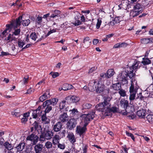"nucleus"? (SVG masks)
Segmentation results:
<instances>
[{"instance_id": "nucleus-1", "label": "nucleus", "mask_w": 153, "mask_h": 153, "mask_svg": "<svg viewBox=\"0 0 153 153\" xmlns=\"http://www.w3.org/2000/svg\"><path fill=\"white\" fill-rule=\"evenodd\" d=\"M20 29H15L12 34H9L7 37L5 39V42L8 43L13 40H16L20 36Z\"/></svg>"}, {"instance_id": "nucleus-2", "label": "nucleus", "mask_w": 153, "mask_h": 153, "mask_svg": "<svg viewBox=\"0 0 153 153\" xmlns=\"http://www.w3.org/2000/svg\"><path fill=\"white\" fill-rule=\"evenodd\" d=\"M95 111L92 110L87 114H83L82 115L81 117L85 123L84 125L87 126L89 122L94 119L95 117Z\"/></svg>"}, {"instance_id": "nucleus-3", "label": "nucleus", "mask_w": 153, "mask_h": 153, "mask_svg": "<svg viewBox=\"0 0 153 153\" xmlns=\"http://www.w3.org/2000/svg\"><path fill=\"white\" fill-rule=\"evenodd\" d=\"M142 11V8L140 4L137 3L134 6L133 9L130 12V15L133 17H134L138 15Z\"/></svg>"}, {"instance_id": "nucleus-4", "label": "nucleus", "mask_w": 153, "mask_h": 153, "mask_svg": "<svg viewBox=\"0 0 153 153\" xmlns=\"http://www.w3.org/2000/svg\"><path fill=\"white\" fill-rule=\"evenodd\" d=\"M22 16H20L18 19H16V21H12L10 25H6L7 28L9 29L11 28L14 27L16 28L18 26H20L22 21Z\"/></svg>"}, {"instance_id": "nucleus-5", "label": "nucleus", "mask_w": 153, "mask_h": 153, "mask_svg": "<svg viewBox=\"0 0 153 153\" xmlns=\"http://www.w3.org/2000/svg\"><path fill=\"white\" fill-rule=\"evenodd\" d=\"M97 110L101 111L102 114L105 116H106L105 113H107V106L103 102H101L97 105L95 107Z\"/></svg>"}, {"instance_id": "nucleus-6", "label": "nucleus", "mask_w": 153, "mask_h": 153, "mask_svg": "<svg viewBox=\"0 0 153 153\" xmlns=\"http://www.w3.org/2000/svg\"><path fill=\"white\" fill-rule=\"evenodd\" d=\"M131 85L129 88V92L130 93H137V90L139 87L138 85L137 82L135 79H132L131 80Z\"/></svg>"}, {"instance_id": "nucleus-7", "label": "nucleus", "mask_w": 153, "mask_h": 153, "mask_svg": "<svg viewBox=\"0 0 153 153\" xmlns=\"http://www.w3.org/2000/svg\"><path fill=\"white\" fill-rule=\"evenodd\" d=\"M128 76V73L126 71H122L119 74L118 77L119 80L121 81L124 84H127L128 83L127 77Z\"/></svg>"}, {"instance_id": "nucleus-8", "label": "nucleus", "mask_w": 153, "mask_h": 153, "mask_svg": "<svg viewBox=\"0 0 153 153\" xmlns=\"http://www.w3.org/2000/svg\"><path fill=\"white\" fill-rule=\"evenodd\" d=\"M120 104L122 108L124 109L121 111L120 113L124 115L127 114L126 109L128 106V101L124 99H123L120 101Z\"/></svg>"}, {"instance_id": "nucleus-9", "label": "nucleus", "mask_w": 153, "mask_h": 153, "mask_svg": "<svg viewBox=\"0 0 153 153\" xmlns=\"http://www.w3.org/2000/svg\"><path fill=\"white\" fill-rule=\"evenodd\" d=\"M76 120L74 118H71L67 123V127L69 130H72L75 128L76 125Z\"/></svg>"}, {"instance_id": "nucleus-10", "label": "nucleus", "mask_w": 153, "mask_h": 153, "mask_svg": "<svg viewBox=\"0 0 153 153\" xmlns=\"http://www.w3.org/2000/svg\"><path fill=\"white\" fill-rule=\"evenodd\" d=\"M65 99L67 101V102L69 103H76L79 101L80 98L79 97L75 96H71L66 97Z\"/></svg>"}, {"instance_id": "nucleus-11", "label": "nucleus", "mask_w": 153, "mask_h": 153, "mask_svg": "<svg viewBox=\"0 0 153 153\" xmlns=\"http://www.w3.org/2000/svg\"><path fill=\"white\" fill-rule=\"evenodd\" d=\"M43 107L45 108V113H49L52 110V105L48 100H46L43 103Z\"/></svg>"}, {"instance_id": "nucleus-12", "label": "nucleus", "mask_w": 153, "mask_h": 153, "mask_svg": "<svg viewBox=\"0 0 153 153\" xmlns=\"http://www.w3.org/2000/svg\"><path fill=\"white\" fill-rule=\"evenodd\" d=\"M105 88V85L103 84H100L99 82H97L96 85H95V91L97 93H100L102 92Z\"/></svg>"}, {"instance_id": "nucleus-13", "label": "nucleus", "mask_w": 153, "mask_h": 153, "mask_svg": "<svg viewBox=\"0 0 153 153\" xmlns=\"http://www.w3.org/2000/svg\"><path fill=\"white\" fill-rule=\"evenodd\" d=\"M81 14L78 12H76L74 18L75 21L74 22L72 23V24L76 26L81 24L82 22H80L79 20Z\"/></svg>"}, {"instance_id": "nucleus-14", "label": "nucleus", "mask_w": 153, "mask_h": 153, "mask_svg": "<svg viewBox=\"0 0 153 153\" xmlns=\"http://www.w3.org/2000/svg\"><path fill=\"white\" fill-rule=\"evenodd\" d=\"M39 137L33 133L27 136L26 138L27 140H29L33 142V144H35L38 142Z\"/></svg>"}, {"instance_id": "nucleus-15", "label": "nucleus", "mask_w": 153, "mask_h": 153, "mask_svg": "<svg viewBox=\"0 0 153 153\" xmlns=\"http://www.w3.org/2000/svg\"><path fill=\"white\" fill-rule=\"evenodd\" d=\"M107 110V113H105L106 116H111L112 115V112L114 113L117 112L118 108L115 107H112L111 108H110V107H108Z\"/></svg>"}, {"instance_id": "nucleus-16", "label": "nucleus", "mask_w": 153, "mask_h": 153, "mask_svg": "<svg viewBox=\"0 0 153 153\" xmlns=\"http://www.w3.org/2000/svg\"><path fill=\"white\" fill-rule=\"evenodd\" d=\"M86 126L84 125L82 127L80 126L77 127L76 131L77 133L79 134L80 136H81L86 131Z\"/></svg>"}, {"instance_id": "nucleus-17", "label": "nucleus", "mask_w": 153, "mask_h": 153, "mask_svg": "<svg viewBox=\"0 0 153 153\" xmlns=\"http://www.w3.org/2000/svg\"><path fill=\"white\" fill-rule=\"evenodd\" d=\"M97 82L95 80H92L90 81L88 85V89L91 92H93L95 90V85H96Z\"/></svg>"}, {"instance_id": "nucleus-18", "label": "nucleus", "mask_w": 153, "mask_h": 153, "mask_svg": "<svg viewBox=\"0 0 153 153\" xmlns=\"http://www.w3.org/2000/svg\"><path fill=\"white\" fill-rule=\"evenodd\" d=\"M62 124L61 122H58L53 126V129L55 132H59L62 129Z\"/></svg>"}, {"instance_id": "nucleus-19", "label": "nucleus", "mask_w": 153, "mask_h": 153, "mask_svg": "<svg viewBox=\"0 0 153 153\" xmlns=\"http://www.w3.org/2000/svg\"><path fill=\"white\" fill-rule=\"evenodd\" d=\"M42 133L47 140L51 139L53 134V132L50 130H47Z\"/></svg>"}, {"instance_id": "nucleus-20", "label": "nucleus", "mask_w": 153, "mask_h": 153, "mask_svg": "<svg viewBox=\"0 0 153 153\" xmlns=\"http://www.w3.org/2000/svg\"><path fill=\"white\" fill-rule=\"evenodd\" d=\"M69 117L66 113H64L60 115L59 117V120L63 123L67 122L68 120Z\"/></svg>"}, {"instance_id": "nucleus-21", "label": "nucleus", "mask_w": 153, "mask_h": 153, "mask_svg": "<svg viewBox=\"0 0 153 153\" xmlns=\"http://www.w3.org/2000/svg\"><path fill=\"white\" fill-rule=\"evenodd\" d=\"M146 114L145 110L142 109H140L137 111V114L141 118H144L145 117Z\"/></svg>"}, {"instance_id": "nucleus-22", "label": "nucleus", "mask_w": 153, "mask_h": 153, "mask_svg": "<svg viewBox=\"0 0 153 153\" xmlns=\"http://www.w3.org/2000/svg\"><path fill=\"white\" fill-rule=\"evenodd\" d=\"M91 41L90 40V38L88 37H85L83 42V45L84 47L85 48L88 47L90 45Z\"/></svg>"}, {"instance_id": "nucleus-23", "label": "nucleus", "mask_w": 153, "mask_h": 153, "mask_svg": "<svg viewBox=\"0 0 153 153\" xmlns=\"http://www.w3.org/2000/svg\"><path fill=\"white\" fill-rule=\"evenodd\" d=\"M122 20V18L121 16L115 17L112 21L110 22V25L113 26L116 24L119 23Z\"/></svg>"}, {"instance_id": "nucleus-24", "label": "nucleus", "mask_w": 153, "mask_h": 153, "mask_svg": "<svg viewBox=\"0 0 153 153\" xmlns=\"http://www.w3.org/2000/svg\"><path fill=\"white\" fill-rule=\"evenodd\" d=\"M67 137L71 143H73L76 142V139L73 133H68Z\"/></svg>"}, {"instance_id": "nucleus-25", "label": "nucleus", "mask_w": 153, "mask_h": 153, "mask_svg": "<svg viewBox=\"0 0 153 153\" xmlns=\"http://www.w3.org/2000/svg\"><path fill=\"white\" fill-rule=\"evenodd\" d=\"M43 145L39 143L36 145L34 147V151L36 153H41L43 148Z\"/></svg>"}, {"instance_id": "nucleus-26", "label": "nucleus", "mask_w": 153, "mask_h": 153, "mask_svg": "<svg viewBox=\"0 0 153 153\" xmlns=\"http://www.w3.org/2000/svg\"><path fill=\"white\" fill-rule=\"evenodd\" d=\"M140 63V62L138 61L137 60H135L132 66L130 67V68L131 70L132 69L134 71H136L138 68V65Z\"/></svg>"}, {"instance_id": "nucleus-27", "label": "nucleus", "mask_w": 153, "mask_h": 153, "mask_svg": "<svg viewBox=\"0 0 153 153\" xmlns=\"http://www.w3.org/2000/svg\"><path fill=\"white\" fill-rule=\"evenodd\" d=\"M46 113L43 114L41 117L42 120L44 123L48 124L50 122V120L46 116Z\"/></svg>"}, {"instance_id": "nucleus-28", "label": "nucleus", "mask_w": 153, "mask_h": 153, "mask_svg": "<svg viewBox=\"0 0 153 153\" xmlns=\"http://www.w3.org/2000/svg\"><path fill=\"white\" fill-rule=\"evenodd\" d=\"M62 86L63 90L64 91H67L74 88V87L72 85L67 83L64 84Z\"/></svg>"}, {"instance_id": "nucleus-29", "label": "nucleus", "mask_w": 153, "mask_h": 153, "mask_svg": "<svg viewBox=\"0 0 153 153\" xmlns=\"http://www.w3.org/2000/svg\"><path fill=\"white\" fill-rule=\"evenodd\" d=\"M128 4V2L127 0H123L122 1L121 4H120L119 6L124 9H126Z\"/></svg>"}, {"instance_id": "nucleus-30", "label": "nucleus", "mask_w": 153, "mask_h": 153, "mask_svg": "<svg viewBox=\"0 0 153 153\" xmlns=\"http://www.w3.org/2000/svg\"><path fill=\"white\" fill-rule=\"evenodd\" d=\"M111 100V98L108 97H105L104 98V101L103 102L107 106V107L111 106V104L109 103Z\"/></svg>"}, {"instance_id": "nucleus-31", "label": "nucleus", "mask_w": 153, "mask_h": 153, "mask_svg": "<svg viewBox=\"0 0 153 153\" xmlns=\"http://www.w3.org/2000/svg\"><path fill=\"white\" fill-rule=\"evenodd\" d=\"M33 126L34 127L35 130H36L38 131L39 130L42 129L41 126L38 125V123L36 121H35L33 123Z\"/></svg>"}, {"instance_id": "nucleus-32", "label": "nucleus", "mask_w": 153, "mask_h": 153, "mask_svg": "<svg viewBox=\"0 0 153 153\" xmlns=\"http://www.w3.org/2000/svg\"><path fill=\"white\" fill-rule=\"evenodd\" d=\"M25 147V144L24 143H19L16 147L17 151L19 152L22 151Z\"/></svg>"}, {"instance_id": "nucleus-33", "label": "nucleus", "mask_w": 153, "mask_h": 153, "mask_svg": "<svg viewBox=\"0 0 153 153\" xmlns=\"http://www.w3.org/2000/svg\"><path fill=\"white\" fill-rule=\"evenodd\" d=\"M106 73L107 75V78H108L114 75V72L113 69H108Z\"/></svg>"}, {"instance_id": "nucleus-34", "label": "nucleus", "mask_w": 153, "mask_h": 153, "mask_svg": "<svg viewBox=\"0 0 153 153\" xmlns=\"http://www.w3.org/2000/svg\"><path fill=\"white\" fill-rule=\"evenodd\" d=\"M136 71H134L133 70H132L130 71L128 73V76H129V78L131 79V80L133 79H135L134 77V76H135V72Z\"/></svg>"}, {"instance_id": "nucleus-35", "label": "nucleus", "mask_w": 153, "mask_h": 153, "mask_svg": "<svg viewBox=\"0 0 153 153\" xmlns=\"http://www.w3.org/2000/svg\"><path fill=\"white\" fill-rule=\"evenodd\" d=\"M112 88L114 90H119L121 88V85L119 83L117 84H113L112 85Z\"/></svg>"}, {"instance_id": "nucleus-36", "label": "nucleus", "mask_w": 153, "mask_h": 153, "mask_svg": "<svg viewBox=\"0 0 153 153\" xmlns=\"http://www.w3.org/2000/svg\"><path fill=\"white\" fill-rule=\"evenodd\" d=\"M143 60L141 62V63L144 65H149L151 63V61L148 58H143Z\"/></svg>"}, {"instance_id": "nucleus-37", "label": "nucleus", "mask_w": 153, "mask_h": 153, "mask_svg": "<svg viewBox=\"0 0 153 153\" xmlns=\"http://www.w3.org/2000/svg\"><path fill=\"white\" fill-rule=\"evenodd\" d=\"M3 146L5 147V148L8 150H11L13 148L12 147V145L11 144H10L8 142H6L4 143Z\"/></svg>"}, {"instance_id": "nucleus-38", "label": "nucleus", "mask_w": 153, "mask_h": 153, "mask_svg": "<svg viewBox=\"0 0 153 153\" xmlns=\"http://www.w3.org/2000/svg\"><path fill=\"white\" fill-rule=\"evenodd\" d=\"M53 146L52 143L50 141H47L45 144V147H46L47 149H50L52 148Z\"/></svg>"}, {"instance_id": "nucleus-39", "label": "nucleus", "mask_w": 153, "mask_h": 153, "mask_svg": "<svg viewBox=\"0 0 153 153\" xmlns=\"http://www.w3.org/2000/svg\"><path fill=\"white\" fill-rule=\"evenodd\" d=\"M51 103V104L52 105H56L58 102V100L57 98H53L51 100H48Z\"/></svg>"}, {"instance_id": "nucleus-40", "label": "nucleus", "mask_w": 153, "mask_h": 153, "mask_svg": "<svg viewBox=\"0 0 153 153\" xmlns=\"http://www.w3.org/2000/svg\"><path fill=\"white\" fill-rule=\"evenodd\" d=\"M141 42L143 44H147L151 43V38H144L141 39Z\"/></svg>"}, {"instance_id": "nucleus-41", "label": "nucleus", "mask_w": 153, "mask_h": 153, "mask_svg": "<svg viewBox=\"0 0 153 153\" xmlns=\"http://www.w3.org/2000/svg\"><path fill=\"white\" fill-rule=\"evenodd\" d=\"M17 43L19 47L20 48H23V45L25 44V42L24 40L19 39Z\"/></svg>"}, {"instance_id": "nucleus-42", "label": "nucleus", "mask_w": 153, "mask_h": 153, "mask_svg": "<svg viewBox=\"0 0 153 153\" xmlns=\"http://www.w3.org/2000/svg\"><path fill=\"white\" fill-rule=\"evenodd\" d=\"M41 114L38 113L36 111L34 110L32 113V117L34 118H36L38 116H40Z\"/></svg>"}, {"instance_id": "nucleus-43", "label": "nucleus", "mask_w": 153, "mask_h": 153, "mask_svg": "<svg viewBox=\"0 0 153 153\" xmlns=\"http://www.w3.org/2000/svg\"><path fill=\"white\" fill-rule=\"evenodd\" d=\"M60 13V11L58 10H56L54 11V13L52 14L51 16V18H55L56 16H58V15Z\"/></svg>"}, {"instance_id": "nucleus-44", "label": "nucleus", "mask_w": 153, "mask_h": 153, "mask_svg": "<svg viewBox=\"0 0 153 153\" xmlns=\"http://www.w3.org/2000/svg\"><path fill=\"white\" fill-rule=\"evenodd\" d=\"M47 92H46V93L43 94L42 96L40 97L39 98V99L40 101L43 102L47 98V95L46 94ZM48 93V92H47Z\"/></svg>"}, {"instance_id": "nucleus-45", "label": "nucleus", "mask_w": 153, "mask_h": 153, "mask_svg": "<svg viewBox=\"0 0 153 153\" xmlns=\"http://www.w3.org/2000/svg\"><path fill=\"white\" fill-rule=\"evenodd\" d=\"M146 118L149 123H153V115L149 114L146 117Z\"/></svg>"}, {"instance_id": "nucleus-46", "label": "nucleus", "mask_w": 153, "mask_h": 153, "mask_svg": "<svg viewBox=\"0 0 153 153\" xmlns=\"http://www.w3.org/2000/svg\"><path fill=\"white\" fill-rule=\"evenodd\" d=\"M91 106L92 105L91 104L89 103L84 104L82 105V108L84 109H89L91 107Z\"/></svg>"}, {"instance_id": "nucleus-47", "label": "nucleus", "mask_w": 153, "mask_h": 153, "mask_svg": "<svg viewBox=\"0 0 153 153\" xmlns=\"http://www.w3.org/2000/svg\"><path fill=\"white\" fill-rule=\"evenodd\" d=\"M101 19L100 18L98 19L97 20V22L96 25V27L97 29L99 28L101 24Z\"/></svg>"}, {"instance_id": "nucleus-48", "label": "nucleus", "mask_w": 153, "mask_h": 153, "mask_svg": "<svg viewBox=\"0 0 153 153\" xmlns=\"http://www.w3.org/2000/svg\"><path fill=\"white\" fill-rule=\"evenodd\" d=\"M119 93L121 97H124L126 95V91L123 89L120 90L119 91Z\"/></svg>"}, {"instance_id": "nucleus-49", "label": "nucleus", "mask_w": 153, "mask_h": 153, "mask_svg": "<svg viewBox=\"0 0 153 153\" xmlns=\"http://www.w3.org/2000/svg\"><path fill=\"white\" fill-rule=\"evenodd\" d=\"M66 101L62 100L59 104V108L60 109H63L65 107V105Z\"/></svg>"}, {"instance_id": "nucleus-50", "label": "nucleus", "mask_w": 153, "mask_h": 153, "mask_svg": "<svg viewBox=\"0 0 153 153\" xmlns=\"http://www.w3.org/2000/svg\"><path fill=\"white\" fill-rule=\"evenodd\" d=\"M30 22V20L29 19L25 20L23 21L22 24L24 26H27Z\"/></svg>"}, {"instance_id": "nucleus-51", "label": "nucleus", "mask_w": 153, "mask_h": 153, "mask_svg": "<svg viewBox=\"0 0 153 153\" xmlns=\"http://www.w3.org/2000/svg\"><path fill=\"white\" fill-rule=\"evenodd\" d=\"M136 94V93H130L129 99L131 101V102L132 101L134 100L135 99Z\"/></svg>"}, {"instance_id": "nucleus-52", "label": "nucleus", "mask_w": 153, "mask_h": 153, "mask_svg": "<svg viewBox=\"0 0 153 153\" xmlns=\"http://www.w3.org/2000/svg\"><path fill=\"white\" fill-rule=\"evenodd\" d=\"M30 38L34 41H35L37 38V36L36 34L35 33H31L30 35Z\"/></svg>"}, {"instance_id": "nucleus-53", "label": "nucleus", "mask_w": 153, "mask_h": 153, "mask_svg": "<svg viewBox=\"0 0 153 153\" xmlns=\"http://www.w3.org/2000/svg\"><path fill=\"white\" fill-rule=\"evenodd\" d=\"M46 140V139L45 138V137H44V136L43 134L42 133V134L40 135L39 140L43 143Z\"/></svg>"}, {"instance_id": "nucleus-54", "label": "nucleus", "mask_w": 153, "mask_h": 153, "mask_svg": "<svg viewBox=\"0 0 153 153\" xmlns=\"http://www.w3.org/2000/svg\"><path fill=\"white\" fill-rule=\"evenodd\" d=\"M57 30V29H53L51 30L47 34L46 36H49L50 34L53 33H55L56 32V30Z\"/></svg>"}, {"instance_id": "nucleus-55", "label": "nucleus", "mask_w": 153, "mask_h": 153, "mask_svg": "<svg viewBox=\"0 0 153 153\" xmlns=\"http://www.w3.org/2000/svg\"><path fill=\"white\" fill-rule=\"evenodd\" d=\"M50 74L51 75L52 77L53 78H55L59 76V74L57 72H56L54 73H53L51 72L50 73Z\"/></svg>"}, {"instance_id": "nucleus-56", "label": "nucleus", "mask_w": 153, "mask_h": 153, "mask_svg": "<svg viewBox=\"0 0 153 153\" xmlns=\"http://www.w3.org/2000/svg\"><path fill=\"white\" fill-rule=\"evenodd\" d=\"M147 89L149 90L150 92H153V83L150 85L147 88Z\"/></svg>"}, {"instance_id": "nucleus-57", "label": "nucleus", "mask_w": 153, "mask_h": 153, "mask_svg": "<svg viewBox=\"0 0 153 153\" xmlns=\"http://www.w3.org/2000/svg\"><path fill=\"white\" fill-rule=\"evenodd\" d=\"M70 111H71V114H72V115H74L78 112L77 109L75 108H74L71 110H70Z\"/></svg>"}, {"instance_id": "nucleus-58", "label": "nucleus", "mask_w": 153, "mask_h": 153, "mask_svg": "<svg viewBox=\"0 0 153 153\" xmlns=\"http://www.w3.org/2000/svg\"><path fill=\"white\" fill-rule=\"evenodd\" d=\"M58 147L61 149H65V146L64 144L59 143L58 144Z\"/></svg>"}, {"instance_id": "nucleus-59", "label": "nucleus", "mask_w": 153, "mask_h": 153, "mask_svg": "<svg viewBox=\"0 0 153 153\" xmlns=\"http://www.w3.org/2000/svg\"><path fill=\"white\" fill-rule=\"evenodd\" d=\"M97 69V68L96 67H93L91 68L89 70L88 72L89 74H91L92 72H93L94 71H95Z\"/></svg>"}, {"instance_id": "nucleus-60", "label": "nucleus", "mask_w": 153, "mask_h": 153, "mask_svg": "<svg viewBox=\"0 0 153 153\" xmlns=\"http://www.w3.org/2000/svg\"><path fill=\"white\" fill-rule=\"evenodd\" d=\"M36 20L37 23L40 24L42 22V17L38 16Z\"/></svg>"}, {"instance_id": "nucleus-61", "label": "nucleus", "mask_w": 153, "mask_h": 153, "mask_svg": "<svg viewBox=\"0 0 153 153\" xmlns=\"http://www.w3.org/2000/svg\"><path fill=\"white\" fill-rule=\"evenodd\" d=\"M121 153H128L127 148H123L120 150Z\"/></svg>"}, {"instance_id": "nucleus-62", "label": "nucleus", "mask_w": 153, "mask_h": 153, "mask_svg": "<svg viewBox=\"0 0 153 153\" xmlns=\"http://www.w3.org/2000/svg\"><path fill=\"white\" fill-rule=\"evenodd\" d=\"M59 139L60 137L59 135H55L54 136L53 138V139L55 140H56L57 141H59Z\"/></svg>"}, {"instance_id": "nucleus-63", "label": "nucleus", "mask_w": 153, "mask_h": 153, "mask_svg": "<svg viewBox=\"0 0 153 153\" xmlns=\"http://www.w3.org/2000/svg\"><path fill=\"white\" fill-rule=\"evenodd\" d=\"M120 43H118L115 45L113 46V48H117L121 47Z\"/></svg>"}, {"instance_id": "nucleus-64", "label": "nucleus", "mask_w": 153, "mask_h": 153, "mask_svg": "<svg viewBox=\"0 0 153 153\" xmlns=\"http://www.w3.org/2000/svg\"><path fill=\"white\" fill-rule=\"evenodd\" d=\"M29 115V112H27L26 113H25L23 115V117H25V118L28 119V117Z\"/></svg>"}]
</instances>
